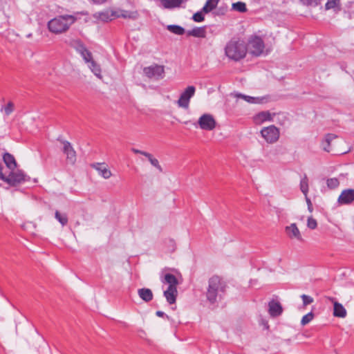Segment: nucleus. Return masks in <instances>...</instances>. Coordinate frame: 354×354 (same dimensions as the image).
Masks as SVG:
<instances>
[{
  "instance_id": "obj_1",
  "label": "nucleus",
  "mask_w": 354,
  "mask_h": 354,
  "mask_svg": "<svg viewBox=\"0 0 354 354\" xmlns=\"http://www.w3.org/2000/svg\"><path fill=\"white\" fill-rule=\"evenodd\" d=\"M228 286L227 282L218 275H213L208 280V287L206 292L207 300L214 304L221 301L226 294Z\"/></svg>"
},
{
  "instance_id": "obj_2",
  "label": "nucleus",
  "mask_w": 354,
  "mask_h": 354,
  "mask_svg": "<svg viewBox=\"0 0 354 354\" xmlns=\"http://www.w3.org/2000/svg\"><path fill=\"white\" fill-rule=\"evenodd\" d=\"M77 21V17L73 15H63L50 19L47 27L50 32L59 35L66 32Z\"/></svg>"
},
{
  "instance_id": "obj_3",
  "label": "nucleus",
  "mask_w": 354,
  "mask_h": 354,
  "mask_svg": "<svg viewBox=\"0 0 354 354\" xmlns=\"http://www.w3.org/2000/svg\"><path fill=\"white\" fill-rule=\"evenodd\" d=\"M225 54L229 59L237 62L246 56L247 47L243 41L232 38L225 46Z\"/></svg>"
},
{
  "instance_id": "obj_4",
  "label": "nucleus",
  "mask_w": 354,
  "mask_h": 354,
  "mask_svg": "<svg viewBox=\"0 0 354 354\" xmlns=\"http://www.w3.org/2000/svg\"><path fill=\"white\" fill-rule=\"evenodd\" d=\"M3 167L0 164V179L12 187H15L30 180V177L21 169L10 170L8 175L3 173Z\"/></svg>"
},
{
  "instance_id": "obj_5",
  "label": "nucleus",
  "mask_w": 354,
  "mask_h": 354,
  "mask_svg": "<svg viewBox=\"0 0 354 354\" xmlns=\"http://www.w3.org/2000/svg\"><path fill=\"white\" fill-rule=\"evenodd\" d=\"M143 73L146 77L155 80H162L165 77V66L153 64L143 68Z\"/></svg>"
},
{
  "instance_id": "obj_6",
  "label": "nucleus",
  "mask_w": 354,
  "mask_h": 354,
  "mask_svg": "<svg viewBox=\"0 0 354 354\" xmlns=\"http://www.w3.org/2000/svg\"><path fill=\"white\" fill-rule=\"evenodd\" d=\"M261 134L268 143L272 144L279 140L280 132L279 129L274 125H270L263 128L261 131Z\"/></svg>"
},
{
  "instance_id": "obj_7",
  "label": "nucleus",
  "mask_w": 354,
  "mask_h": 354,
  "mask_svg": "<svg viewBox=\"0 0 354 354\" xmlns=\"http://www.w3.org/2000/svg\"><path fill=\"white\" fill-rule=\"evenodd\" d=\"M69 45L80 54L85 62H88L91 60L92 53L86 48L80 39H72Z\"/></svg>"
},
{
  "instance_id": "obj_8",
  "label": "nucleus",
  "mask_w": 354,
  "mask_h": 354,
  "mask_svg": "<svg viewBox=\"0 0 354 354\" xmlns=\"http://www.w3.org/2000/svg\"><path fill=\"white\" fill-rule=\"evenodd\" d=\"M198 125L203 130L212 131L216 126V122L212 115L205 113L199 118Z\"/></svg>"
},
{
  "instance_id": "obj_9",
  "label": "nucleus",
  "mask_w": 354,
  "mask_h": 354,
  "mask_svg": "<svg viewBox=\"0 0 354 354\" xmlns=\"http://www.w3.org/2000/svg\"><path fill=\"white\" fill-rule=\"evenodd\" d=\"M196 88L194 86H187L180 94L177 104L179 107L187 109L189 107L190 99L194 95Z\"/></svg>"
},
{
  "instance_id": "obj_10",
  "label": "nucleus",
  "mask_w": 354,
  "mask_h": 354,
  "mask_svg": "<svg viewBox=\"0 0 354 354\" xmlns=\"http://www.w3.org/2000/svg\"><path fill=\"white\" fill-rule=\"evenodd\" d=\"M249 48L253 55L259 56L264 50V41L259 36H254L249 40Z\"/></svg>"
},
{
  "instance_id": "obj_11",
  "label": "nucleus",
  "mask_w": 354,
  "mask_h": 354,
  "mask_svg": "<svg viewBox=\"0 0 354 354\" xmlns=\"http://www.w3.org/2000/svg\"><path fill=\"white\" fill-rule=\"evenodd\" d=\"M57 140L63 145L62 152L66 156L68 162L74 164L76 161V152L71 142L60 138H58Z\"/></svg>"
},
{
  "instance_id": "obj_12",
  "label": "nucleus",
  "mask_w": 354,
  "mask_h": 354,
  "mask_svg": "<svg viewBox=\"0 0 354 354\" xmlns=\"http://www.w3.org/2000/svg\"><path fill=\"white\" fill-rule=\"evenodd\" d=\"M283 311H266V315H261L259 317V324L263 326L264 329L268 330V319L276 318L281 315Z\"/></svg>"
},
{
  "instance_id": "obj_13",
  "label": "nucleus",
  "mask_w": 354,
  "mask_h": 354,
  "mask_svg": "<svg viewBox=\"0 0 354 354\" xmlns=\"http://www.w3.org/2000/svg\"><path fill=\"white\" fill-rule=\"evenodd\" d=\"M354 201V189H348L344 190L338 198L340 204H350Z\"/></svg>"
},
{
  "instance_id": "obj_14",
  "label": "nucleus",
  "mask_w": 354,
  "mask_h": 354,
  "mask_svg": "<svg viewBox=\"0 0 354 354\" xmlns=\"http://www.w3.org/2000/svg\"><path fill=\"white\" fill-rule=\"evenodd\" d=\"M131 151L134 153L143 155L144 156H145L146 158H148V160L150 162V163L153 167L157 168L159 170V171H160V172L162 171V168L160 166V165L159 164L158 160L156 158H153V156L151 153H149L148 152H146V151H141V150L135 149V148H132Z\"/></svg>"
},
{
  "instance_id": "obj_15",
  "label": "nucleus",
  "mask_w": 354,
  "mask_h": 354,
  "mask_svg": "<svg viewBox=\"0 0 354 354\" xmlns=\"http://www.w3.org/2000/svg\"><path fill=\"white\" fill-rule=\"evenodd\" d=\"M92 167L96 169L99 174L105 179L109 178L112 175L111 171L107 168L104 162L94 163L92 165Z\"/></svg>"
},
{
  "instance_id": "obj_16",
  "label": "nucleus",
  "mask_w": 354,
  "mask_h": 354,
  "mask_svg": "<svg viewBox=\"0 0 354 354\" xmlns=\"http://www.w3.org/2000/svg\"><path fill=\"white\" fill-rule=\"evenodd\" d=\"M286 232L290 239H296L298 241H303L301 233L295 223H292L286 227Z\"/></svg>"
},
{
  "instance_id": "obj_17",
  "label": "nucleus",
  "mask_w": 354,
  "mask_h": 354,
  "mask_svg": "<svg viewBox=\"0 0 354 354\" xmlns=\"http://www.w3.org/2000/svg\"><path fill=\"white\" fill-rule=\"evenodd\" d=\"M275 113H270L269 111H261L254 116V121L256 123H262L266 121H273V116Z\"/></svg>"
},
{
  "instance_id": "obj_18",
  "label": "nucleus",
  "mask_w": 354,
  "mask_h": 354,
  "mask_svg": "<svg viewBox=\"0 0 354 354\" xmlns=\"http://www.w3.org/2000/svg\"><path fill=\"white\" fill-rule=\"evenodd\" d=\"M3 160L6 167L10 170H14L17 168V163L13 155L8 152H5L3 154Z\"/></svg>"
},
{
  "instance_id": "obj_19",
  "label": "nucleus",
  "mask_w": 354,
  "mask_h": 354,
  "mask_svg": "<svg viewBox=\"0 0 354 354\" xmlns=\"http://www.w3.org/2000/svg\"><path fill=\"white\" fill-rule=\"evenodd\" d=\"M187 0H160L161 5L165 9H174L180 7L183 2Z\"/></svg>"
},
{
  "instance_id": "obj_20",
  "label": "nucleus",
  "mask_w": 354,
  "mask_h": 354,
  "mask_svg": "<svg viewBox=\"0 0 354 354\" xmlns=\"http://www.w3.org/2000/svg\"><path fill=\"white\" fill-rule=\"evenodd\" d=\"M187 36H192L198 38H205L206 37V26L195 27L192 30L187 31Z\"/></svg>"
},
{
  "instance_id": "obj_21",
  "label": "nucleus",
  "mask_w": 354,
  "mask_h": 354,
  "mask_svg": "<svg viewBox=\"0 0 354 354\" xmlns=\"http://www.w3.org/2000/svg\"><path fill=\"white\" fill-rule=\"evenodd\" d=\"M177 295V288L168 287L167 289L164 291V296L167 302L170 304L176 302Z\"/></svg>"
},
{
  "instance_id": "obj_22",
  "label": "nucleus",
  "mask_w": 354,
  "mask_h": 354,
  "mask_svg": "<svg viewBox=\"0 0 354 354\" xmlns=\"http://www.w3.org/2000/svg\"><path fill=\"white\" fill-rule=\"evenodd\" d=\"M323 302L326 305V307L330 308L333 307V310H345L342 304L339 303L334 298L324 297Z\"/></svg>"
},
{
  "instance_id": "obj_23",
  "label": "nucleus",
  "mask_w": 354,
  "mask_h": 354,
  "mask_svg": "<svg viewBox=\"0 0 354 354\" xmlns=\"http://www.w3.org/2000/svg\"><path fill=\"white\" fill-rule=\"evenodd\" d=\"M139 297L145 301L149 302L153 299V292L149 288H142L138 289Z\"/></svg>"
},
{
  "instance_id": "obj_24",
  "label": "nucleus",
  "mask_w": 354,
  "mask_h": 354,
  "mask_svg": "<svg viewBox=\"0 0 354 354\" xmlns=\"http://www.w3.org/2000/svg\"><path fill=\"white\" fill-rule=\"evenodd\" d=\"M117 17H122L124 19H137L139 17L138 11L121 10L120 13L116 15Z\"/></svg>"
},
{
  "instance_id": "obj_25",
  "label": "nucleus",
  "mask_w": 354,
  "mask_h": 354,
  "mask_svg": "<svg viewBox=\"0 0 354 354\" xmlns=\"http://www.w3.org/2000/svg\"><path fill=\"white\" fill-rule=\"evenodd\" d=\"M238 97H241L246 102L252 104H262L264 101V97H254L244 94L239 93L236 95Z\"/></svg>"
},
{
  "instance_id": "obj_26",
  "label": "nucleus",
  "mask_w": 354,
  "mask_h": 354,
  "mask_svg": "<svg viewBox=\"0 0 354 354\" xmlns=\"http://www.w3.org/2000/svg\"><path fill=\"white\" fill-rule=\"evenodd\" d=\"M220 0H207L205 6L203 8V11L205 13H208L216 8Z\"/></svg>"
},
{
  "instance_id": "obj_27",
  "label": "nucleus",
  "mask_w": 354,
  "mask_h": 354,
  "mask_svg": "<svg viewBox=\"0 0 354 354\" xmlns=\"http://www.w3.org/2000/svg\"><path fill=\"white\" fill-rule=\"evenodd\" d=\"M165 282L169 284L168 287L171 288H176L178 284L177 278L173 274L170 273H167L165 275Z\"/></svg>"
},
{
  "instance_id": "obj_28",
  "label": "nucleus",
  "mask_w": 354,
  "mask_h": 354,
  "mask_svg": "<svg viewBox=\"0 0 354 354\" xmlns=\"http://www.w3.org/2000/svg\"><path fill=\"white\" fill-rule=\"evenodd\" d=\"M167 29L177 35H183L185 32V28L179 25H168Z\"/></svg>"
},
{
  "instance_id": "obj_29",
  "label": "nucleus",
  "mask_w": 354,
  "mask_h": 354,
  "mask_svg": "<svg viewBox=\"0 0 354 354\" xmlns=\"http://www.w3.org/2000/svg\"><path fill=\"white\" fill-rule=\"evenodd\" d=\"M89 64L88 66L91 71L95 74V75L97 77H100L101 75V68L99 64H97L93 59V56L91 57V60L87 62Z\"/></svg>"
},
{
  "instance_id": "obj_30",
  "label": "nucleus",
  "mask_w": 354,
  "mask_h": 354,
  "mask_svg": "<svg viewBox=\"0 0 354 354\" xmlns=\"http://www.w3.org/2000/svg\"><path fill=\"white\" fill-rule=\"evenodd\" d=\"M55 218L62 226H65L68 223V218L65 213L61 214L58 210H56L55 212Z\"/></svg>"
},
{
  "instance_id": "obj_31",
  "label": "nucleus",
  "mask_w": 354,
  "mask_h": 354,
  "mask_svg": "<svg viewBox=\"0 0 354 354\" xmlns=\"http://www.w3.org/2000/svg\"><path fill=\"white\" fill-rule=\"evenodd\" d=\"M268 310H283L282 306L279 301L278 300L277 297L272 298L268 304Z\"/></svg>"
},
{
  "instance_id": "obj_32",
  "label": "nucleus",
  "mask_w": 354,
  "mask_h": 354,
  "mask_svg": "<svg viewBox=\"0 0 354 354\" xmlns=\"http://www.w3.org/2000/svg\"><path fill=\"white\" fill-rule=\"evenodd\" d=\"M300 189L301 192L306 196L308 193V179L306 174H304V178L300 181Z\"/></svg>"
},
{
  "instance_id": "obj_33",
  "label": "nucleus",
  "mask_w": 354,
  "mask_h": 354,
  "mask_svg": "<svg viewBox=\"0 0 354 354\" xmlns=\"http://www.w3.org/2000/svg\"><path fill=\"white\" fill-rule=\"evenodd\" d=\"M232 10L243 13L247 11L246 4L242 1H238L232 3Z\"/></svg>"
},
{
  "instance_id": "obj_34",
  "label": "nucleus",
  "mask_w": 354,
  "mask_h": 354,
  "mask_svg": "<svg viewBox=\"0 0 354 354\" xmlns=\"http://www.w3.org/2000/svg\"><path fill=\"white\" fill-rule=\"evenodd\" d=\"M14 107V103L12 102H9L6 105L2 106L1 107V111H3L5 115L8 116L13 112Z\"/></svg>"
},
{
  "instance_id": "obj_35",
  "label": "nucleus",
  "mask_w": 354,
  "mask_h": 354,
  "mask_svg": "<svg viewBox=\"0 0 354 354\" xmlns=\"http://www.w3.org/2000/svg\"><path fill=\"white\" fill-rule=\"evenodd\" d=\"M326 185L328 189H334L339 185V181L337 178H330L326 180Z\"/></svg>"
},
{
  "instance_id": "obj_36",
  "label": "nucleus",
  "mask_w": 354,
  "mask_h": 354,
  "mask_svg": "<svg viewBox=\"0 0 354 354\" xmlns=\"http://www.w3.org/2000/svg\"><path fill=\"white\" fill-rule=\"evenodd\" d=\"M337 136L333 133H328L325 136V141L327 143V147H324V149L326 151L329 152L330 151V142L333 140L335 138H336Z\"/></svg>"
},
{
  "instance_id": "obj_37",
  "label": "nucleus",
  "mask_w": 354,
  "mask_h": 354,
  "mask_svg": "<svg viewBox=\"0 0 354 354\" xmlns=\"http://www.w3.org/2000/svg\"><path fill=\"white\" fill-rule=\"evenodd\" d=\"M313 318H314V314L313 313L312 311H310L308 314L305 315L302 317V319L301 320V324L302 326H305V325L308 324L310 322H311Z\"/></svg>"
},
{
  "instance_id": "obj_38",
  "label": "nucleus",
  "mask_w": 354,
  "mask_h": 354,
  "mask_svg": "<svg viewBox=\"0 0 354 354\" xmlns=\"http://www.w3.org/2000/svg\"><path fill=\"white\" fill-rule=\"evenodd\" d=\"M340 4V0H328L325 4V9L330 10L339 6Z\"/></svg>"
},
{
  "instance_id": "obj_39",
  "label": "nucleus",
  "mask_w": 354,
  "mask_h": 354,
  "mask_svg": "<svg viewBox=\"0 0 354 354\" xmlns=\"http://www.w3.org/2000/svg\"><path fill=\"white\" fill-rule=\"evenodd\" d=\"M204 12L203 11V9L201 10V11H198V12H196V13H194L192 17V19L195 21V22H201V21H203L204 19H205V17H204V15H203V13Z\"/></svg>"
},
{
  "instance_id": "obj_40",
  "label": "nucleus",
  "mask_w": 354,
  "mask_h": 354,
  "mask_svg": "<svg viewBox=\"0 0 354 354\" xmlns=\"http://www.w3.org/2000/svg\"><path fill=\"white\" fill-rule=\"evenodd\" d=\"M114 16V12H112L111 15L108 12H104L100 13V19L104 21H108L112 20V17Z\"/></svg>"
},
{
  "instance_id": "obj_41",
  "label": "nucleus",
  "mask_w": 354,
  "mask_h": 354,
  "mask_svg": "<svg viewBox=\"0 0 354 354\" xmlns=\"http://www.w3.org/2000/svg\"><path fill=\"white\" fill-rule=\"evenodd\" d=\"M303 301V306L304 307L306 306L308 304H310L313 302V299L310 296L306 295H302L301 296Z\"/></svg>"
},
{
  "instance_id": "obj_42",
  "label": "nucleus",
  "mask_w": 354,
  "mask_h": 354,
  "mask_svg": "<svg viewBox=\"0 0 354 354\" xmlns=\"http://www.w3.org/2000/svg\"><path fill=\"white\" fill-rule=\"evenodd\" d=\"M307 226L311 230L315 229L317 226V221L312 217H309L307 221Z\"/></svg>"
},
{
  "instance_id": "obj_43",
  "label": "nucleus",
  "mask_w": 354,
  "mask_h": 354,
  "mask_svg": "<svg viewBox=\"0 0 354 354\" xmlns=\"http://www.w3.org/2000/svg\"><path fill=\"white\" fill-rule=\"evenodd\" d=\"M303 4L306 6H317L320 3V0H301Z\"/></svg>"
},
{
  "instance_id": "obj_44",
  "label": "nucleus",
  "mask_w": 354,
  "mask_h": 354,
  "mask_svg": "<svg viewBox=\"0 0 354 354\" xmlns=\"http://www.w3.org/2000/svg\"><path fill=\"white\" fill-rule=\"evenodd\" d=\"M347 311H333V315L337 317L344 318L346 316Z\"/></svg>"
},
{
  "instance_id": "obj_45",
  "label": "nucleus",
  "mask_w": 354,
  "mask_h": 354,
  "mask_svg": "<svg viewBox=\"0 0 354 354\" xmlns=\"http://www.w3.org/2000/svg\"><path fill=\"white\" fill-rule=\"evenodd\" d=\"M306 201L308 205V209L310 212L313 211V204L311 203L310 199L308 197V195L306 196Z\"/></svg>"
},
{
  "instance_id": "obj_46",
  "label": "nucleus",
  "mask_w": 354,
  "mask_h": 354,
  "mask_svg": "<svg viewBox=\"0 0 354 354\" xmlns=\"http://www.w3.org/2000/svg\"><path fill=\"white\" fill-rule=\"evenodd\" d=\"M156 315L160 317H164L165 316L168 319H170V317L165 315L164 311H156Z\"/></svg>"
},
{
  "instance_id": "obj_47",
  "label": "nucleus",
  "mask_w": 354,
  "mask_h": 354,
  "mask_svg": "<svg viewBox=\"0 0 354 354\" xmlns=\"http://www.w3.org/2000/svg\"><path fill=\"white\" fill-rule=\"evenodd\" d=\"M138 335L140 338H142V339H145L146 335H147L146 333L142 329H139L138 330Z\"/></svg>"
},
{
  "instance_id": "obj_48",
  "label": "nucleus",
  "mask_w": 354,
  "mask_h": 354,
  "mask_svg": "<svg viewBox=\"0 0 354 354\" xmlns=\"http://www.w3.org/2000/svg\"><path fill=\"white\" fill-rule=\"evenodd\" d=\"M91 1L95 4H102L106 1V0H91Z\"/></svg>"
},
{
  "instance_id": "obj_49",
  "label": "nucleus",
  "mask_w": 354,
  "mask_h": 354,
  "mask_svg": "<svg viewBox=\"0 0 354 354\" xmlns=\"http://www.w3.org/2000/svg\"><path fill=\"white\" fill-rule=\"evenodd\" d=\"M171 322H172L173 324H176V323H179L180 322H179L178 320H177V321H176V320H174V319H171Z\"/></svg>"
},
{
  "instance_id": "obj_50",
  "label": "nucleus",
  "mask_w": 354,
  "mask_h": 354,
  "mask_svg": "<svg viewBox=\"0 0 354 354\" xmlns=\"http://www.w3.org/2000/svg\"><path fill=\"white\" fill-rule=\"evenodd\" d=\"M254 1L259 2L260 0H253Z\"/></svg>"
}]
</instances>
